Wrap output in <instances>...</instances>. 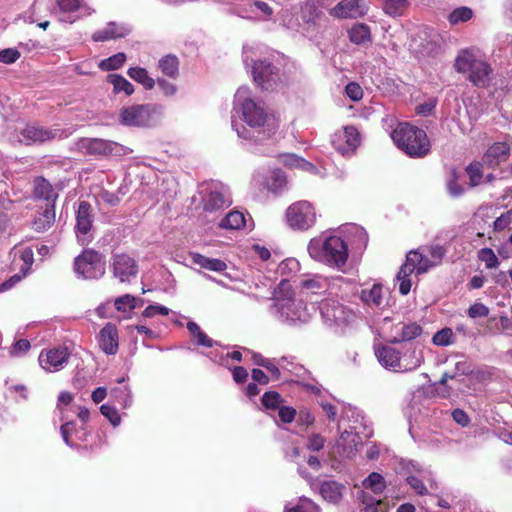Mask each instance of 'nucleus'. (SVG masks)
<instances>
[{"instance_id":"nucleus-1","label":"nucleus","mask_w":512,"mask_h":512,"mask_svg":"<svg viewBox=\"0 0 512 512\" xmlns=\"http://www.w3.org/2000/svg\"><path fill=\"white\" fill-rule=\"evenodd\" d=\"M310 256L329 267L341 270L347 263L349 250L347 243L336 235L325 239L313 238L308 244Z\"/></svg>"},{"instance_id":"nucleus-2","label":"nucleus","mask_w":512,"mask_h":512,"mask_svg":"<svg viewBox=\"0 0 512 512\" xmlns=\"http://www.w3.org/2000/svg\"><path fill=\"white\" fill-rule=\"evenodd\" d=\"M395 145L412 158H423L430 153L431 144L426 132L409 123H399L392 131Z\"/></svg>"},{"instance_id":"nucleus-3","label":"nucleus","mask_w":512,"mask_h":512,"mask_svg":"<svg viewBox=\"0 0 512 512\" xmlns=\"http://www.w3.org/2000/svg\"><path fill=\"white\" fill-rule=\"evenodd\" d=\"M243 121L251 128L257 129L262 138H269L279 128V119L274 113H269L263 104L252 98H246L241 103Z\"/></svg>"},{"instance_id":"nucleus-4","label":"nucleus","mask_w":512,"mask_h":512,"mask_svg":"<svg viewBox=\"0 0 512 512\" xmlns=\"http://www.w3.org/2000/svg\"><path fill=\"white\" fill-rule=\"evenodd\" d=\"M455 69L459 73H468V80L478 88H487L493 72L491 65L477 59L472 53L464 51L455 61Z\"/></svg>"},{"instance_id":"nucleus-5","label":"nucleus","mask_w":512,"mask_h":512,"mask_svg":"<svg viewBox=\"0 0 512 512\" xmlns=\"http://www.w3.org/2000/svg\"><path fill=\"white\" fill-rule=\"evenodd\" d=\"M161 106L157 104H134L120 112V122L126 126L147 127L160 116Z\"/></svg>"},{"instance_id":"nucleus-6","label":"nucleus","mask_w":512,"mask_h":512,"mask_svg":"<svg viewBox=\"0 0 512 512\" xmlns=\"http://www.w3.org/2000/svg\"><path fill=\"white\" fill-rule=\"evenodd\" d=\"M285 218L292 230L304 232L315 225L317 214L312 203L300 200L288 206Z\"/></svg>"},{"instance_id":"nucleus-7","label":"nucleus","mask_w":512,"mask_h":512,"mask_svg":"<svg viewBox=\"0 0 512 512\" xmlns=\"http://www.w3.org/2000/svg\"><path fill=\"white\" fill-rule=\"evenodd\" d=\"M74 271L83 279H99L105 273V261L96 250L85 249L74 260Z\"/></svg>"},{"instance_id":"nucleus-8","label":"nucleus","mask_w":512,"mask_h":512,"mask_svg":"<svg viewBox=\"0 0 512 512\" xmlns=\"http://www.w3.org/2000/svg\"><path fill=\"white\" fill-rule=\"evenodd\" d=\"M378 361L386 368H393L395 371H411L418 368L422 363V356H416L413 351V356L406 362L401 361L400 353L395 348L390 346H382L376 350Z\"/></svg>"},{"instance_id":"nucleus-9","label":"nucleus","mask_w":512,"mask_h":512,"mask_svg":"<svg viewBox=\"0 0 512 512\" xmlns=\"http://www.w3.org/2000/svg\"><path fill=\"white\" fill-rule=\"evenodd\" d=\"M202 204L204 211L212 213L228 208L232 199L221 184L212 183L205 189Z\"/></svg>"},{"instance_id":"nucleus-10","label":"nucleus","mask_w":512,"mask_h":512,"mask_svg":"<svg viewBox=\"0 0 512 512\" xmlns=\"http://www.w3.org/2000/svg\"><path fill=\"white\" fill-rule=\"evenodd\" d=\"M111 268L115 278L121 283H130L138 274L136 260L127 253H116L111 258Z\"/></svg>"},{"instance_id":"nucleus-11","label":"nucleus","mask_w":512,"mask_h":512,"mask_svg":"<svg viewBox=\"0 0 512 512\" xmlns=\"http://www.w3.org/2000/svg\"><path fill=\"white\" fill-rule=\"evenodd\" d=\"M421 261V252L417 250H410L406 255V261L401 265L398 273L397 280L399 281V292L402 295H407L411 290L410 276L418 269Z\"/></svg>"},{"instance_id":"nucleus-12","label":"nucleus","mask_w":512,"mask_h":512,"mask_svg":"<svg viewBox=\"0 0 512 512\" xmlns=\"http://www.w3.org/2000/svg\"><path fill=\"white\" fill-rule=\"evenodd\" d=\"M57 131L40 126L37 123L27 124L19 131L18 140L24 145L42 144L55 139Z\"/></svg>"},{"instance_id":"nucleus-13","label":"nucleus","mask_w":512,"mask_h":512,"mask_svg":"<svg viewBox=\"0 0 512 512\" xmlns=\"http://www.w3.org/2000/svg\"><path fill=\"white\" fill-rule=\"evenodd\" d=\"M360 142V133L354 126H345L343 131L336 133L332 140L333 146L342 155L355 151Z\"/></svg>"},{"instance_id":"nucleus-14","label":"nucleus","mask_w":512,"mask_h":512,"mask_svg":"<svg viewBox=\"0 0 512 512\" xmlns=\"http://www.w3.org/2000/svg\"><path fill=\"white\" fill-rule=\"evenodd\" d=\"M427 255L421 253V261L418 275L428 272L430 269L440 266L446 256L447 249L440 244H431L424 248Z\"/></svg>"},{"instance_id":"nucleus-15","label":"nucleus","mask_w":512,"mask_h":512,"mask_svg":"<svg viewBox=\"0 0 512 512\" xmlns=\"http://www.w3.org/2000/svg\"><path fill=\"white\" fill-rule=\"evenodd\" d=\"M510 156V146L506 142H495L490 145L482 156V161L487 168L495 169L502 162L508 160Z\"/></svg>"},{"instance_id":"nucleus-16","label":"nucleus","mask_w":512,"mask_h":512,"mask_svg":"<svg viewBox=\"0 0 512 512\" xmlns=\"http://www.w3.org/2000/svg\"><path fill=\"white\" fill-rule=\"evenodd\" d=\"M98 343L101 350L107 355H115L119 349V336L115 324L108 322L100 330Z\"/></svg>"},{"instance_id":"nucleus-17","label":"nucleus","mask_w":512,"mask_h":512,"mask_svg":"<svg viewBox=\"0 0 512 512\" xmlns=\"http://www.w3.org/2000/svg\"><path fill=\"white\" fill-rule=\"evenodd\" d=\"M70 354L67 347H57L48 350L45 355L41 354L39 362L45 370H59L67 363Z\"/></svg>"},{"instance_id":"nucleus-18","label":"nucleus","mask_w":512,"mask_h":512,"mask_svg":"<svg viewBox=\"0 0 512 512\" xmlns=\"http://www.w3.org/2000/svg\"><path fill=\"white\" fill-rule=\"evenodd\" d=\"M116 147V143L100 138H86L80 141L81 150L93 156L112 155Z\"/></svg>"},{"instance_id":"nucleus-19","label":"nucleus","mask_w":512,"mask_h":512,"mask_svg":"<svg viewBox=\"0 0 512 512\" xmlns=\"http://www.w3.org/2000/svg\"><path fill=\"white\" fill-rule=\"evenodd\" d=\"M278 69L271 62L255 61L252 66L254 81L262 88L267 89L271 82L275 81Z\"/></svg>"},{"instance_id":"nucleus-20","label":"nucleus","mask_w":512,"mask_h":512,"mask_svg":"<svg viewBox=\"0 0 512 512\" xmlns=\"http://www.w3.org/2000/svg\"><path fill=\"white\" fill-rule=\"evenodd\" d=\"M55 205L44 204L39 206L32 221V229L42 233L48 231L55 223Z\"/></svg>"},{"instance_id":"nucleus-21","label":"nucleus","mask_w":512,"mask_h":512,"mask_svg":"<svg viewBox=\"0 0 512 512\" xmlns=\"http://www.w3.org/2000/svg\"><path fill=\"white\" fill-rule=\"evenodd\" d=\"M345 490V485L335 480L321 481L318 486V491L321 497L332 504H338L342 500L343 492Z\"/></svg>"},{"instance_id":"nucleus-22","label":"nucleus","mask_w":512,"mask_h":512,"mask_svg":"<svg viewBox=\"0 0 512 512\" xmlns=\"http://www.w3.org/2000/svg\"><path fill=\"white\" fill-rule=\"evenodd\" d=\"M130 33V28L119 25L115 22H109L107 26L92 34L94 42H104L112 39L123 38Z\"/></svg>"},{"instance_id":"nucleus-23","label":"nucleus","mask_w":512,"mask_h":512,"mask_svg":"<svg viewBox=\"0 0 512 512\" xmlns=\"http://www.w3.org/2000/svg\"><path fill=\"white\" fill-rule=\"evenodd\" d=\"M33 196L36 199L45 201V204H53L58 198L53 186L44 177H36L33 181Z\"/></svg>"},{"instance_id":"nucleus-24","label":"nucleus","mask_w":512,"mask_h":512,"mask_svg":"<svg viewBox=\"0 0 512 512\" xmlns=\"http://www.w3.org/2000/svg\"><path fill=\"white\" fill-rule=\"evenodd\" d=\"M360 0H342L330 10V15L336 18H356L363 12L359 6Z\"/></svg>"},{"instance_id":"nucleus-25","label":"nucleus","mask_w":512,"mask_h":512,"mask_svg":"<svg viewBox=\"0 0 512 512\" xmlns=\"http://www.w3.org/2000/svg\"><path fill=\"white\" fill-rule=\"evenodd\" d=\"M92 207L87 201H81L76 213V229L81 234H87L92 227Z\"/></svg>"},{"instance_id":"nucleus-26","label":"nucleus","mask_w":512,"mask_h":512,"mask_svg":"<svg viewBox=\"0 0 512 512\" xmlns=\"http://www.w3.org/2000/svg\"><path fill=\"white\" fill-rule=\"evenodd\" d=\"M189 256L191 261L201 268L215 272H223L227 269V264L221 259L208 258L197 252H190Z\"/></svg>"},{"instance_id":"nucleus-27","label":"nucleus","mask_w":512,"mask_h":512,"mask_svg":"<svg viewBox=\"0 0 512 512\" xmlns=\"http://www.w3.org/2000/svg\"><path fill=\"white\" fill-rule=\"evenodd\" d=\"M348 36L350 41L356 45L369 43L371 41L370 27L364 23L355 24L348 30Z\"/></svg>"},{"instance_id":"nucleus-28","label":"nucleus","mask_w":512,"mask_h":512,"mask_svg":"<svg viewBox=\"0 0 512 512\" xmlns=\"http://www.w3.org/2000/svg\"><path fill=\"white\" fill-rule=\"evenodd\" d=\"M158 67L167 77L176 79L179 75V60L175 55L163 56L158 62Z\"/></svg>"},{"instance_id":"nucleus-29","label":"nucleus","mask_w":512,"mask_h":512,"mask_svg":"<svg viewBox=\"0 0 512 512\" xmlns=\"http://www.w3.org/2000/svg\"><path fill=\"white\" fill-rule=\"evenodd\" d=\"M361 300L369 306L379 307L383 302V286L374 284L370 289H363Z\"/></svg>"},{"instance_id":"nucleus-30","label":"nucleus","mask_w":512,"mask_h":512,"mask_svg":"<svg viewBox=\"0 0 512 512\" xmlns=\"http://www.w3.org/2000/svg\"><path fill=\"white\" fill-rule=\"evenodd\" d=\"M422 327L415 323L402 324L400 328V333L394 337L392 340L393 343H400L405 341H411L422 334Z\"/></svg>"},{"instance_id":"nucleus-31","label":"nucleus","mask_w":512,"mask_h":512,"mask_svg":"<svg viewBox=\"0 0 512 512\" xmlns=\"http://www.w3.org/2000/svg\"><path fill=\"white\" fill-rule=\"evenodd\" d=\"M128 76L141 84L146 90H151L154 88L156 81L149 76L148 71L142 67H130L127 70Z\"/></svg>"},{"instance_id":"nucleus-32","label":"nucleus","mask_w":512,"mask_h":512,"mask_svg":"<svg viewBox=\"0 0 512 512\" xmlns=\"http://www.w3.org/2000/svg\"><path fill=\"white\" fill-rule=\"evenodd\" d=\"M107 81L113 85L115 94L123 92L126 96H130L134 93V86L120 74H109Z\"/></svg>"},{"instance_id":"nucleus-33","label":"nucleus","mask_w":512,"mask_h":512,"mask_svg":"<svg viewBox=\"0 0 512 512\" xmlns=\"http://www.w3.org/2000/svg\"><path fill=\"white\" fill-rule=\"evenodd\" d=\"M486 165L483 161H473L471 162L465 169L468 177H469V186L476 187L482 183L484 178L483 168Z\"/></svg>"},{"instance_id":"nucleus-34","label":"nucleus","mask_w":512,"mask_h":512,"mask_svg":"<svg viewBox=\"0 0 512 512\" xmlns=\"http://www.w3.org/2000/svg\"><path fill=\"white\" fill-rule=\"evenodd\" d=\"M383 11L392 17L403 15L409 7L408 0H381Z\"/></svg>"},{"instance_id":"nucleus-35","label":"nucleus","mask_w":512,"mask_h":512,"mask_svg":"<svg viewBox=\"0 0 512 512\" xmlns=\"http://www.w3.org/2000/svg\"><path fill=\"white\" fill-rule=\"evenodd\" d=\"M144 304V300L141 298H136L130 294H124L114 301V306L119 312H127L135 309L137 306H142Z\"/></svg>"},{"instance_id":"nucleus-36","label":"nucleus","mask_w":512,"mask_h":512,"mask_svg":"<svg viewBox=\"0 0 512 512\" xmlns=\"http://www.w3.org/2000/svg\"><path fill=\"white\" fill-rule=\"evenodd\" d=\"M246 220L243 213L230 211L220 222L219 226L224 229H241L245 226Z\"/></svg>"},{"instance_id":"nucleus-37","label":"nucleus","mask_w":512,"mask_h":512,"mask_svg":"<svg viewBox=\"0 0 512 512\" xmlns=\"http://www.w3.org/2000/svg\"><path fill=\"white\" fill-rule=\"evenodd\" d=\"M126 54L124 52H118L106 59L99 62L98 67L102 71H112L121 68L126 61Z\"/></svg>"},{"instance_id":"nucleus-38","label":"nucleus","mask_w":512,"mask_h":512,"mask_svg":"<svg viewBox=\"0 0 512 512\" xmlns=\"http://www.w3.org/2000/svg\"><path fill=\"white\" fill-rule=\"evenodd\" d=\"M363 486L366 489H371L375 494H381L386 488L384 477L377 472L370 473L364 479Z\"/></svg>"},{"instance_id":"nucleus-39","label":"nucleus","mask_w":512,"mask_h":512,"mask_svg":"<svg viewBox=\"0 0 512 512\" xmlns=\"http://www.w3.org/2000/svg\"><path fill=\"white\" fill-rule=\"evenodd\" d=\"M473 10L466 6L455 8L448 16V21L451 25L465 23L473 17Z\"/></svg>"},{"instance_id":"nucleus-40","label":"nucleus","mask_w":512,"mask_h":512,"mask_svg":"<svg viewBox=\"0 0 512 512\" xmlns=\"http://www.w3.org/2000/svg\"><path fill=\"white\" fill-rule=\"evenodd\" d=\"M284 402L281 395L276 391H267L261 398V403L266 409H278L281 403Z\"/></svg>"},{"instance_id":"nucleus-41","label":"nucleus","mask_w":512,"mask_h":512,"mask_svg":"<svg viewBox=\"0 0 512 512\" xmlns=\"http://www.w3.org/2000/svg\"><path fill=\"white\" fill-rule=\"evenodd\" d=\"M286 512H321V508L309 498H300L298 503Z\"/></svg>"},{"instance_id":"nucleus-42","label":"nucleus","mask_w":512,"mask_h":512,"mask_svg":"<svg viewBox=\"0 0 512 512\" xmlns=\"http://www.w3.org/2000/svg\"><path fill=\"white\" fill-rule=\"evenodd\" d=\"M448 193L452 197H460L464 194V187L458 182V174L456 170L451 171L450 179L446 183Z\"/></svg>"},{"instance_id":"nucleus-43","label":"nucleus","mask_w":512,"mask_h":512,"mask_svg":"<svg viewBox=\"0 0 512 512\" xmlns=\"http://www.w3.org/2000/svg\"><path fill=\"white\" fill-rule=\"evenodd\" d=\"M478 258L485 263L488 269L496 268L499 265V260L491 248H482L479 250Z\"/></svg>"},{"instance_id":"nucleus-44","label":"nucleus","mask_w":512,"mask_h":512,"mask_svg":"<svg viewBox=\"0 0 512 512\" xmlns=\"http://www.w3.org/2000/svg\"><path fill=\"white\" fill-rule=\"evenodd\" d=\"M20 258L23 261L22 266L20 267V273L24 276L28 274V272L31 270V267L34 262V253L33 250L30 247L24 248L20 253Z\"/></svg>"},{"instance_id":"nucleus-45","label":"nucleus","mask_w":512,"mask_h":512,"mask_svg":"<svg viewBox=\"0 0 512 512\" xmlns=\"http://www.w3.org/2000/svg\"><path fill=\"white\" fill-rule=\"evenodd\" d=\"M452 337V330L450 328H443L434 334L432 342L437 346H448L452 343Z\"/></svg>"},{"instance_id":"nucleus-46","label":"nucleus","mask_w":512,"mask_h":512,"mask_svg":"<svg viewBox=\"0 0 512 512\" xmlns=\"http://www.w3.org/2000/svg\"><path fill=\"white\" fill-rule=\"evenodd\" d=\"M100 412L105 416L113 426H117L121 422V417L117 409L109 404H103L100 407Z\"/></svg>"},{"instance_id":"nucleus-47","label":"nucleus","mask_w":512,"mask_h":512,"mask_svg":"<svg viewBox=\"0 0 512 512\" xmlns=\"http://www.w3.org/2000/svg\"><path fill=\"white\" fill-rule=\"evenodd\" d=\"M326 439L319 433H312L306 444V447L310 451H320L324 448Z\"/></svg>"},{"instance_id":"nucleus-48","label":"nucleus","mask_w":512,"mask_h":512,"mask_svg":"<svg viewBox=\"0 0 512 512\" xmlns=\"http://www.w3.org/2000/svg\"><path fill=\"white\" fill-rule=\"evenodd\" d=\"M278 415L280 420L285 424L292 423L297 415V410L290 406L281 405L278 408Z\"/></svg>"},{"instance_id":"nucleus-49","label":"nucleus","mask_w":512,"mask_h":512,"mask_svg":"<svg viewBox=\"0 0 512 512\" xmlns=\"http://www.w3.org/2000/svg\"><path fill=\"white\" fill-rule=\"evenodd\" d=\"M488 315L489 308L480 302L474 303L468 309V316L473 319L487 317Z\"/></svg>"},{"instance_id":"nucleus-50","label":"nucleus","mask_w":512,"mask_h":512,"mask_svg":"<svg viewBox=\"0 0 512 512\" xmlns=\"http://www.w3.org/2000/svg\"><path fill=\"white\" fill-rule=\"evenodd\" d=\"M20 56L21 54L17 49L7 48L0 51V62L5 64H13L20 58Z\"/></svg>"},{"instance_id":"nucleus-51","label":"nucleus","mask_w":512,"mask_h":512,"mask_svg":"<svg viewBox=\"0 0 512 512\" xmlns=\"http://www.w3.org/2000/svg\"><path fill=\"white\" fill-rule=\"evenodd\" d=\"M345 92L352 101H359L363 97V90L356 82L348 83L345 87Z\"/></svg>"},{"instance_id":"nucleus-52","label":"nucleus","mask_w":512,"mask_h":512,"mask_svg":"<svg viewBox=\"0 0 512 512\" xmlns=\"http://www.w3.org/2000/svg\"><path fill=\"white\" fill-rule=\"evenodd\" d=\"M454 378H455V374H450L449 372H444L442 374L441 379L439 381V388L437 389L438 394L441 397L446 398V397L450 396L451 388H449L447 386V381L449 379H454Z\"/></svg>"},{"instance_id":"nucleus-53","label":"nucleus","mask_w":512,"mask_h":512,"mask_svg":"<svg viewBox=\"0 0 512 512\" xmlns=\"http://www.w3.org/2000/svg\"><path fill=\"white\" fill-rule=\"evenodd\" d=\"M82 0H57V4L62 12L72 13L81 6Z\"/></svg>"},{"instance_id":"nucleus-54","label":"nucleus","mask_w":512,"mask_h":512,"mask_svg":"<svg viewBox=\"0 0 512 512\" xmlns=\"http://www.w3.org/2000/svg\"><path fill=\"white\" fill-rule=\"evenodd\" d=\"M407 483L418 495L423 496L428 493L424 482L416 476H409L407 478Z\"/></svg>"},{"instance_id":"nucleus-55","label":"nucleus","mask_w":512,"mask_h":512,"mask_svg":"<svg viewBox=\"0 0 512 512\" xmlns=\"http://www.w3.org/2000/svg\"><path fill=\"white\" fill-rule=\"evenodd\" d=\"M298 423L307 427L311 426L315 422V417L308 408H301L298 412Z\"/></svg>"},{"instance_id":"nucleus-56","label":"nucleus","mask_w":512,"mask_h":512,"mask_svg":"<svg viewBox=\"0 0 512 512\" xmlns=\"http://www.w3.org/2000/svg\"><path fill=\"white\" fill-rule=\"evenodd\" d=\"M452 418L457 424L461 425L462 427H466L470 423V418L467 415V413L459 408L454 409L452 411Z\"/></svg>"},{"instance_id":"nucleus-57","label":"nucleus","mask_w":512,"mask_h":512,"mask_svg":"<svg viewBox=\"0 0 512 512\" xmlns=\"http://www.w3.org/2000/svg\"><path fill=\"white\" fill-rule=\"evenodd\" d=\"M30 348L31 344L27 339H20L14 343L12 353L15 355L25 354Z\"/></svg>"},{"instance_id":"nucleus-58","label":"nucleus","mask_w":512,"mask_h":512,"mask_svg":"<svg viewBox=\"0 0 512 512\" xmlns=\"http://www.w3.org/2000/svg\"><path fill=\"white\" fill-rule=\"evenodd\" d=\"M23 277H25V276L22 275L20 272L11 276L8 280H6L2 284H0V293L10 290L17 283H19Z\"/></svg>"},{"instance_id":"nucleus-59","label":"nucleus","mask_w":512,"mask_h":512,"mask_svg":"<svg viewBox=\"0 0 512 512\" xmlns=\"http://www.w3.org/2000/svg\"><path fill=\"white\" fill-rule=\"evenodd\" d=\"M232 376L236 383L243 384L247 381L248 378V372L247 370L242 366H236L232 370Z\"/></svg>"},{"instance_id":"nucleus-60","label":"nucleus","mask_w":512,"mask_h":512,"mask_svg":"<svg viewBox=\"0 0 512 512\" xmlns=\"http://www.w3.org/2000/svg\"><path fill=\"white\" fill-rule=\"evenodd\" d=\"M251 377L255 383L266 385L269 383V377L261 369L254 368L251 371Z\"/></svg>"},{"instance_id":"nucleus-61","label":"nucleus","mask_w":512,"mask_h":512,"mask_svg":"<svg viewBox=\"0 0 512 512\" xmlns=\"http://www.w3.org/2000/svg\"><path fill=\"white\" fill-rule=\"evenodd\" d=\"M156 83L160 87V89L163 91V93L167 96H171L176 92V86L165 79L158 78Z\"/></svg>"},{"instance_id":"nucleus-62","label":"nucleus","mask_w":512,"mask_h":512,"mask_svg":"<svg viewBox=\"0 0 512 512\" xmlns=\"http://www.w3.org/2000/svg\"><path fill=\"white\" fill-rule=\"evenodd\" d=\"M323 411L325 412L327 418L331 421H335L337 415V408L331 403H322L321 404Z\"/></svg>"},{"instance_id":"nucleus-63","label":"nucleus","mask_w":512,"mask_h":512,"mask_svg":"<svg viewBox=\"0 0 512 512\" xmlns=\"http://www.w3.org/2000/svg\"><path fill=\"white\" fill-rule=\"evenodd\" d=\"M384 506L385 505L382 500H373L370 503H366L363 512H379V509L382 510Z\"/></svg>"},{"instance_id":"nucleus-64","label":"nucleus","mask_w":512,"mask_h":512,"mask_svg":"<svg viewBox=\"0 0 512 512\" xmlns=\"http://www.w3.org/2000/svg\"><path fill=\"white\" fill-rule=\"evenodd\" d=\"M485 281L486 278L484 276L475 275L470 279L468 286L470 289H480L483 287Z\"/></svg>"}]
</instances>
